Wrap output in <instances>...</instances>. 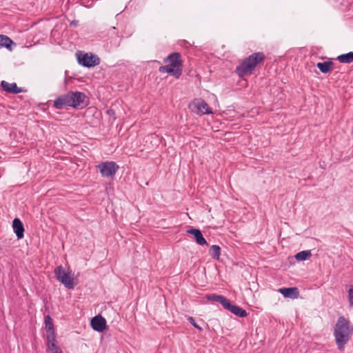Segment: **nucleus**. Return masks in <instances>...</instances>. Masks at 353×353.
Returning <instances> with one entry per match:
<instances>
[{"label":"nucleus","instance_id":"20e7f679","mask_svg":"<svg viewBox=\"0 0 353 353\" xmlns=\"http://www.w3.org/2000/svg\"><path fill=\"white\" fill-rule=\"evenodd\" d=\"M54 275L57 281L63 283L68 289L74 288V279L70 276V273L66 272L61 265L54 269Z\"/></svg>","mask_w":353,"mask_h":353},{"label":"nucleus","instance_id":"1a4fd4ad","mask_svg":"<svg viewBox=\"0 0 353 353\" xmlns=\"http://www.w3.org/2000/svg\"><path fill=\"white\" fill-rule=\"evenodd\" d=\"M164 63H169L174 68H181L183 70V64L181 60V56L179 52H172L170 54L163 60Z\"/></svg>","mask_w":353,"mask_h":353},{"label":"nucleus","instance_id":"ddd939ff","mask_svg":"<svg viewBox=\"0 0 353 353\" xmlns=\"http://www.w3.org/2000/svg\"><path fill=\"white\" fill-rule=\"evenodd\" d=\"M159 71L161 73L167 72L172 74L176 79H179L182 74L181 68H174L170 65H163L159 67Z\"/></svg>","mask_w":353,"mask_h":353},{"label":"nucleus","instance_id":"7ed1b4c3","mask_svg":"<svg viewBox=\"0 0 353 353\" xmlns=\"http://www.w3.org/2000/svg\"><path fill=\"white\" fill-rule=\"evenodd\" d=\"M71 107L75 109H83L89 104V98L83 92L70 91Z\"/></svg>","mask_w":353,"mask_h":353},{"label":"nucleus","instance_id":"0eeeda50","mask_svg":"<svg viewBox=\"0 0 353 353\" xmlns=\"http://www.w3.org/2000/svg\"><path fill=\"white\" fill-rule=\"evenodd\" d=\"M97 168L103 177H112L119 168V165L114 161L101 163L97 165Z\"/></svg>","mask_w":353,"mask_h":353},{"label":"nucleus","instance_id":"5701e85b","mask_svg":"<svg viewBox=\"0 0 353 353\" xmlns=\"http://www.w3.org/2000/svg\"><path fill=\"white\" fill-rule=\"evenodd\" d=\"M46 338L48 347L51 346V344H57L55 333L46 334Z\"/></svg>","mask_w":353,"mask_h":353},{"label":"nucleus","instance_id":"6e6552de","mask_svg":"<svg viewBox=\"0 0 353 353\" xmlns=\"http://www.w3.org/2000/svg\"><path fill=\"white\" fill-rule=\"evenodd\" d=\"M54 107L57 110H63L66 107H71V97L70 91L66 94L60 95L54 101Z\"/></svg>","mask_w":353,"mask_h":353},{"label":"nucleus","instance_id":"f257e3e1","mask_svg":"<svg viewBox=\"0 0 353 353\" xmlns=\"http://www.w3.org/2000/svg\"><path fill=\"white\" fill-rule=\"evenodd\" d=\"M334 336L339 351H343L353 335V325L343 316L338 318L334 327Z\"/></svg>","mask_w":353,"mask_h":353},{"label":"nucleus","instance_id":"9d476101","mask_svg":"<svg viewBox=\"0 0 353 353\" xmlns=\"http://www.w3.org/2000/svg\"><path fill=\"white\" fill-rule=\"evenodd\" d=\"M90 325L94 330L101 332L106 328V321L101 315L99 314L92 319Z\"/></svg>","mask_w":353,"mask_h":353},{"label":"nucleus","instance_id":"f03ea898","mask_svg":"<svg viewBox=\"0 0 353 353\" xmlns=\"http://www.w3.org/2000/svg\"><path fill=\"white\" fill-rule=\"evenodd\" d=\"M265 58V56L262 52L252 54L249 57L243 59L242 61L236 66V74L241 77L251 75L256 65L263 61Z\"/></svg>","mask_w":353,"mask_h":353},{"label":"nucleus","instance_id":"bb28decb","mask_svg":"<svg viewBox=\"0 0 353 353\" xmlns=\"http://www.w3.org/2000/svg\"><path fill=\"white\" fill-rule=\"evenodd\" d=\"M188 320L195 328H196L199 331L202 330V328L195 322V320L193 317L189 316Z\"/></svg>","mask_w":353,"mask_h":353},{"label":"nucleus","instance_id":"39448f33","mask_svg":"<svg viewBox=\"0 0 353 353\" xmlns=\"http://www.w3.org/2000/svg\"><path fill=\"white\" fill-rule=\"evenodd\" d=\"M192 112L199 115L212 114V108L202 99H194L189 105Z\"/></svg>","mask_w":353,"mask_h":353},{"label":"nucleus","instance_id":"b1692460","mask_svg":"<svg viewBox=\"0 0 353 353\" xmlns=\"http://www.w3.org/2000/svg\"><path fill=\"white\" fill-rule=\"evenodd\" d=\"M219 303L223 305V307L229 310L230 307L232 305V303L226 297L221 296V299L219 301Z\"/></svg>","mask_w":353,"mask_h":353},{"label":"nucleus","instance_id":"412c9836","mask_svg":"<svg viewBox=\"0 0 353 353\" xmlns=\"http://www.w3.org/2000/svg\"><path fill=\"white\" fill-rule=\"evenodd\" d=\"M312 256L310 250H303L295 255V259L299 261H305Z\"/></svg>","mask_w":353,"mask_h":353},{"label":"nucleus","instance_id":"9b49d317","mask_svg":"<svg viewBox=\"0 0 353 353\" xmlns=\"http://www.w3.org/2000/svg\"><path fill=\"white\" fill-rule=\"evenodd\" d=\"M278 291L285 298L296 299L299 296V290L296 287L279 288Z\"/></svg>","mask_w":353,"mask_h":353},{"label":"nucleus","instance_id":"a878e982","mask_svg":"<svg viewBox=\"0 0 353 353\" xmlns=\"http://www.w3.org/2000/svg\"><path fill=\"white\" fill-rule=\"evenodd\" d=\"M52 353H61V349L57 346V344H51V346L48 347Z\"/></svg>","mask_w":353,"mask_h":353},{"label":"nucleus","instance_id":"6ab92c4d","mask_svg":"<svg viewBox=\"0 0 353 353\" xmlns=\"http://www.w3.org/2000/svg\"><path fill=\"white\" fill-rule=\"evenodd\" d=\"M336 59L343 63H350L353 62V52L343 54L337 57Z\"/></svg>","mask_w":353,"mask_h":353},{"label":"nucleus","instance_id":"4be33fe9","mask_svg":"<svg viewBox=\"0 0 353 353\" xmlns=\"http://www.w3.org/2000/svg\"><path fill=\"white\" fill-rule=\"evenodd\" d=\"M45 327L46 330V334L55 333L52 319L49 315L45 317Z\"/></svg>","mask_w":353,"mask_h":353},{"label":"nucleus","instance_id":"f3484780","mask_svg":"<svg viewBox=\"0 0 353 353\" xmlns=\"http://www.w3.org/2000/svg\"><path fill=\"white\" fill-rule=\"evenodd\" d=\"M12 45H15L11 39L3 34H0V48H6L11 50Z\"/></svg>","mask_w":353,"mask_h":353},{"label":"nucleus","instance_id":"393cba45","mask_svg":"<svg viewBox=\"0 0 353 353\" xmlns=\"http://www.w3.org/2000/svg\"><path fill=\"white\" fill-rule=\"evenodd\" d=\"M222 295H217L216 294H210L206 295V299L208 301H212V302H219L220 299H221Z\"/></svg>","mask_w":353,"mask_h":353},{"label":"nucleus","instance_id":"cd10ccee","mask_svg":"<svg viewBox=\"0 0 353 353\" xmlns=\"http://www.w3.org/2000/svg\"><path fill=\"white\" fill-rule=\"evenodd\" d=\"M348 299L350 306H353V288L348 290Z\"/></svg>","mask_w":353,"mask_h":353},{"label":"nucleus","instance_id":"dca6fc26","mask_svg":"<svg viewBox=\"0 0 353 353\" xmlns=\"http://www.w3.org/2000/svg\"><path fill=\"white\" fill-rule=\"evenodd\" d=\"M333 65L334 63L332 61H327L318 63L316 64V67L322 73L326 74L332 70Z\"/></svg>","mask_w":353,"mask_h":353},{"label":"nucleus","instance_id":"c85d7f7f","mask_svg":"<svg viewBox=\"0 0 353 353\" xmlns=\"http://www.w3.org/2000/svg\"><path fill=\"white\" fill-rule=\"evenodd\" d=\"M107 113L109 115H114V111L113 110H109L107 111Z\"/></svg>","mask_w":353,"mask_h":353},{"label":"nucleus","instance_id":"423d86ee","mask_svg":"<svg viewBox=\"0 0 353 353\" xmlns=\"http://www.w3.org/2000/svg\"><path fill=\"white\" fill-rule=\"evenodd\" d=\"M78 63L86 68H92L100 63L99 58L94 54L88 53H82L79 52L77 53Z\"/></svg>","mask_w":353,"mask_h":353},{"label":"nucleus","instance_id":"2eb2a0df","mask_svg":"<svg viewBox=\"0 0 353 353\" xmlns=\"http://www.w3.org/2000/svg\"><path fill=\"white\" fill-rule=\"evenodd\" d=\"M187 233L192 234L195 239L196 242L200 245H208V243L203 237L201 232L199 229L190 228L187 230Z\"/></svg>","mask_w":353,"mask_h":353},{"label":"nucleus","instance_id":"4468645a","mask_svg":"<svg viewBox=\"0 0 353 353\" xmlns=\"http://www.w3.org/2000/svg\"><path fill=\"white\" fill-rule=\"evenodd\" d=\"M12 228L14 232L16 234V236L18 239H21L23 237L24 235V227L21 222V221L15 218L12 221Z\"/></svg>","mask_w":353,"mask_h":353},{"label":"nucleus","instance_id":"aec40b11","mask_svg":"<svg viewBox=\"0 0 353 353\" xmlns=\"http://www.w3.org/2000/svg\"><path fill=\"white\" fill-rule=\"evenodd\" d=\"M209 254L215 260H219L221 255V248L217 245H213L209 250Z\"/></svg>","mask_w":353,"mask_h":353},{"label":"nucleus","instance_id":"a211bd4d","mask_svg":"<svg viewBox=\"0 0 353 353\" xmlns=\"http://www.w3.org/2000/svg\"><path fill=\"white\" fill-rule=\"evenodd\" d=\"M229 311H230L232 313H233L234 315L239 316V317H245L247 316V312L240 307L239 306L236 305L232 304L231 307L229 309Z\"/></svg>","mask_w":353,"mask_h":353},{"label":"nucleus","instance_id":"f8f14e48","mask_svg":"<svg viewBox=\"0 0 353 353\" xmlns=\"http://www.w3.org/2000/svg\"><path fill=\"white\" fill-rule=\"evenodd\" d=\"M1 86L3 90L8 93L19 94L23 91L21 88H18L16 83H10L6 81H2L1 82Z\"/></svg>","mask_w":353,"mask_h":353}]
</instances>
